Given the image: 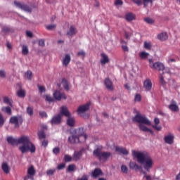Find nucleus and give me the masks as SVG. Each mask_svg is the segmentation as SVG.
<instances>
[{"label": "nucleus", "instance_id": "5fc2aeb1", "mask_svg": "<svg viewBox=\"0 0 180 180\" xmlns=\"http://www.w3.org/2000/svg\"><path fill=\"white\" fill-rule=\"evenodd\" d=\"M53 154H55L56 155H57V154H60V148L58 147H56L53 149Z\"/></svg>", "mask_w": 180, "mask_h": 180}, {"label": "nucleus", "instance_id": "58836bf2", "mask_svg": "<svg viewBox=\"0 0 180 180\" xmlns=\"http://www.w3.org/2000/svg\"><path fill=\"white\" fill-rule=\"evenodd\" d=\"M38 136L39 140H41V139H46V133H44V131H40L38 132Z\"/></svg>", "mask_w": 180, "mask_h": 180}, {"label": "nucleus", "instance_id": "dca6fc26", "mask_svg": "<svg viewBox=\"0 0 180 180\" xmlns=\"http://www.w3.org/2000/svg\"><path fill=\"white\" fill-rule=\"evenodd\" d=\"M60 115L66 116V117H70L71 116V112L68 111V108L66 106H62L60 108Z\"/></svg>", "mask_w": 180, "mask_h": 180}, {"label": "nucleus", "instance_id": "e2e57ef3", "mask_svg": "<svg viewBox=\"0 0 180 180\" xmlns=\"http://www.w3.org/2000/svg\"><path fill=\"white\" fill-rule=\"evenodd\" d=\"M39 115L41 117H47V113L44 111L39 112Z\"/></svg>", "mask_w": 180, "mask_h": 180}, {"label": "nucleus", "instance_id": "f704fd0d", "mask_svg": "<svg viewBox=\"0 0 180 180\" xmlns=\"http://www.w3.org/2000/svg\"><path fill=\"white\" fill-rule=\"evenodd\" d=\"M17 95L19 98H25L26 96V91L21 89L18 91Z\"/></svg>", "mask_w": 180, "mask_h": 180}, {"label": "nucleus", "instance_id": "473e14b6", "mask_svg": "<svg viewBox=\"0 0 180 180\" xmlns=\"http://www.w3.org/2000/svg\"><path fill=\"white\" fill-rule=\"evenodd\" d=\"M1 110L2 112H4V113H7V115H12V109L9 106L3 107L1 108Z\"/></svg>", "mask_w": 180, "mask_h": 180}, {"label": "nucleus", "instance_id": "f03ea898", "mask_svg": "<svg viewBox=\"0 0 180 180\" xmlns=\"http://www.w3.org/2000/svg\"><path fill=\"white\" fill-rule=\"evenodd\" d=\"M132 156L137 159L139 164L143 165V169L147 172H150V169L154 167V161L150 154L144 153L142 152L136 151L134 150H131Z\"/></svg>", "mask_w": 180, "mask_h": 180}, {"label": "nucleus", "instance_id": "ea45409f", "mask_svg": "<svg viewBox=\"0 0 180 180\" xmlns=\"http://www.w3.org/2000/svg\"><path fill=\"white\" fill-rule=\"evenodd\" d=\"M143 46L146 50H151V42L144 41Z\"/></svg>", "mask_w": 180, "mask_h": 180}, {"label": "nucleus", "instance_id": "412c9836", "mask_svg": "<svg viewBox=\"0 0 180 180\" xmlns=\"http://www.w3.org/2000/svg\"><path fill=\"white\" fill-rule=\"evenodd\" d=\"M101 56L102 58L101 59L100 63L102 65H105V64L109 63V57H108L105 53H101Z\"/></svg>", "mask_w": 180, "mask_h": 180}, {"label": "nucleus", "instance_id": "f257e3e1", "mask_svg": "<svg viewBox=\"0 0 180 180\" xmlns=\"http://www.w3.org/2000/svg\"><path fill=\"white\" fill-rule=\"evenodd\" d=\"M7 142L11 146H18V144H22L18 148L22 154L30 151V153H36V146L30 141V138L27 136H22L18 139H15L12 136L7 138Z\"/></svg>", "mask_w": 180, "mask_h": 180}, {"label": "nucleus", "instance_id": "4d7b16f0", "mask_svg": "<svg viewBox=\"0 0 180 180\" xmlns=\"http://www.w3.org/2000/svg\"><path fill=\"white\" fill-rule=\"evenodd\" d=\"M132 2H134V4H136V5H138V6H140V5H141V4H143V1L142 0H131Z\"/></svg>", "mask_w": 180, "mask_h": 180}, {"label": "nucleus", "instance_id": "e433bc0d", "mask_svg": "<svg viewBox=\"0 0 180 180\" xmlns=\"http://www.w3.org/2000/svg\"><path fill=\"white\" fill-rule=\"evenodd\" d=\"M22 53L23 56H27V54H29V49L27 48V46H22Z\"/></svg>", "mask_w": 180, "mask_h": 180}, {"label": "nucleus", "instance_id": "0e129e2a", "mask_svg": "<svg viewBox=\"0 0 180 180\" xmlns=\"http://www.w3.org/2000/svg\"><path fill=\"white\" fill-rule=\"evenodd\" d=\"M39 92H41V94H42V92L46 91V88H44V86H39Z\"/></svg>", "mask_w": 180, "mask_h": 180}, {"label": "nucleus", "instance_id": "39448f33", "mask_svg": "<svg viewBox=\"0 0 180 180\" xmlns=\"http://www.w3.org/2000/svg\"><path fill=\"white\" fill-rule=\"evenodd\" d=\"M149 67L152 68V70H158V71H163L162 74H171V71L169 68H165L164 64L161 63V62L154 63L153 59H149Z\"/></svg>", "mask_w": 180, "mask_h": 180}, {"label": "nucleus", "instance_id": "4be33fe9", "mask_svg": "<svg viewBox=\"0 0 180 180\" xmlns=\"http://www.w3.org/2000/svg\"><path fill=\"white\" fill-rule=\"evenodd\" d=\"M115 151H117V153H120L124 155H127L129 154V151L127 150V149L123 147H120V146L116 147Z\"/></svg>", "mask_w": 180, "mask_h": 180}, {"label": "nucleus", "instance_id": "b1692460", "mask_svg": "<svg viewBox=\"0 0 180 180\" xmlns=\"http://www.w3.org/2000/svg\"><path fill=\"white\" fill-rule=\"evenodd\" d=\"M70 62L71 56H70V54H66L63 60V65H65V67H68Z\"/></svg>", "mask_w": 180, "mask_h": 180}, {"label": "nucleus", "instance_id": "49530a36", "mask_svg": "<svg viewBox=\"0 0 180 180\" xmlns=\"http://www.w3.org/2000/svg\"><path fill=\"white\" fill-rule=\"evenodd\" d=\"M144 21L146 22V23H148L149 25H153V23H154V20L153 19H151L150 18H144Z\"/></svg>", "mask_w": 180, "mask_h": 180}, {"label": "nucleus", "instance_id": "37998d69", "mask_svg": "<svg viewBox=\"0 0 180 180\" xmlns=\"http://www.w3.org/2000/svg\"><path fill=\"white\" fill-rule=\"evenodd\" d=\"M72 157H71L70 155H65L64 156V160L65 162H70L72 161Z\"/></svg>", "mask_w": 180, "mask_h": 180}, {"label": "nucleus", "instance_id": "aec40b11", "mask_svg": "<svg viewBox=\"0 0 180 180\" xmlns=\"http://www.w3.org/2000/svg\"><path fill=\"white\" fill-rule=\"evenodd\" d=\"M81 157H82V151H75L72 155V158L74 161H79L81 160Z\"/></svg>", "mask_w": 180, "mask_h": 180}, {"label": "nucleus", "instance_id": "c85d7f7f", "mask_svg": "<svg viewBox=\"0 0 180 180\" xmlns=\"http://www.w3.org/2000/svg\"><path fill=\"white\" fill-rule=\"evenodd\" d=\"M99 175H102V170L99 168H96L94 171L92 172V176L94 178H98Z\"/></svg>", "mask_w": 180, "mask_h": 180}, {"label": "nucleus", "instance_id": "72a5a7b5", "mask_svg": "<svg viewBox=\"0 0 180 180\" xmlns=\"http://www.w3.org/2000/svg\"><path fill=\"white\" fill-rule=\"evenodd\" d=\"M25 77L29 81H32V78H33V73L32 72V71L28 70L25 73Z\"/></svg>", "mask_w": 180, "mask_h": 180}, {"label": "nucleus", "instance_id": "3c124183", "mask_svg": "<svg viewBox=\"0 0 180 180\" xmlns=\"http://www.w3.org/2000/svg\"><path fill=\"white\" fill-rule=\"evenodd\" d=\"M135 102H141V95L136 94L134 97Z\"/></svg>", "mask_w": 180, "mask_h": 180}, {"label": "nucleus", "instance_id": "603ef678", "mask_svg": "<svg viewBox=\"0 0 180 180\" xmlns=\"http://www.w3.org/2000/svg\"><path fill=\"white\" fill-rule=\"evenodd\" d=\"M11 30L9 28V27H2V32L4 33H10Z\"/></svg>", "mask_w": 180, "mask_h": 180}, {"label": "nucleus", "instance_id": "338daca9", "mask_svg": "<svg viewBox=\"0 0 180 180\" xmlns=\"http://www.w3.org/2000/svg\"><path fill=\"white\" fill-rule=\"evenodd\" d=\"M42 146H43V147H47V146H49V141L44 139L42 141Z\"/></svg>", "mask_w": 180, "mask_h": 180}, {"label": "nucleus", "instance_id": "5701e85b", "mask_svg": "<svg viewBox=\"0 0 180 180\" xmlns=\"http://www.w3.org/2000/svg\"><path fill=\"white\" fill-rule=\"evenodd\" d=\"M1 169L4 174H9L11 172V167L8 165V163L3 162L1 165Z\"/></svg>", "mask_w": 180, "mask_h": 180}, {"label": "nucleus", "instance_id": "0eeeda50", "mask_svg": "<svg viewBox=\"0 0 180 180\" xmlns=\"http://www.w3.org/2000/svg\"><path fill=\"white\" fill-rule=\"evenodd\" d=\"M14 5L16 6V8H18V9H21V11H24V12H27V13H32V7H30L29 5L21 3L20 1H15Z\"/></svg>", "mask_w": 180, "mask_h": 180}, {"label": "nucleus", "instance_id": "052dcab7", "mask_svg": "<svg viewBox=\"0 0 180 180\" xmlns=\"http://www.w3.org/2000/svg\"><path fill=\"white\" fill-rule=\"evenodd\" d=\"M38 44L39 46H41V47H44V46H46L44 39H39Z\"/></svg>", "mask_w": 180, "mask_h": 180}, {"label": "nucleus", "instance_id": "c9c22d12", "mask_svg": "<svg viewBox=\"0 0 180 180\" xmlns=\"http://www.w3.org/2000/svg\"><path fill=\"white\" fill-rule=\"evenodd\" d=\"M148 56H150V53L143 51L139 53V57L141 58V60H146V58H148Z\"/></svg>", "mask_w": 180, "mask_h": 180}, {"label": "nucleus", "instance_id": "4468645a", "mask_svg": "<svg viewBox=\"0 0 180 180\" xmlns=\"http://www.w3.org/2000/svg\"><path fill=\"white\" fill-rule=\"evenodd\" d=\"M68 143L70 144H76V143H81V141L75 134H73L71 136L68 137Z\"/></svg>", "mask_w": 180, "mask_h": 180}, {"label": "nucleus", "instance_id": "cd10ccee", "mask_svg": "<svg viewBox=\"0 0 180 180\" xmlns=\"http://www.w3.org/2000/svg\"><path fill=\"white\" fill-rule=\"evenodd\" d=\"M27 174L30 176H34V175H36V169H34V167L33 165L28 168Z\"/></svg>", "mask_w": 180, "mask_h": 180}, {"label": "nucleus", "instance_id": "c03bdc74", "mask_svg": "<svg viewBox=\"0 0 180 180\" xmlns=\"http://www.w3.org/2000/svg\"><path fill=\"white\" fill-rule=\"evenodd\" d=\"M75 170V165H70L67 169L68 172H72V171Z\"/></svg>", "mask_w": 180, "mask_h": 180}, {"label": "nucleus", "instance_id": "a211bd4d", "mask_svg": "<svg viewBox=\"0 0 180 180\" xmlns=\"http://www.w3.org/2000/svg\"><path fill=\"white\" fill-rule=\"evenodd\" d=\"M77 28L74 26H70V29L67 31V36H70V37H72L75 34H77Z\"/></svg>", "mask_w": 180, "mask_h": 180}, {"label": "nucleus", "instance_id": "69168bd1", "mask_svg": "<svg viewBox=\"0 0 180 180\" xmlns=\"http://www.w3.org/2000/svg\"><path fill=\"white\" fill-rule=\"evenodd\" d=\"M77 56H79V57H84L85 56V53L84 51H80L77 53Z\"/></svg>", "mask_w": 180, "mask_h": 180}, {"label": "nucleus", "instance_id": "6e6d98bb", "mask_svg": "<svg viewBox=\"0 0 180 180\" xmlns=\"http://www.w3.org/2000/svg\"><path fill=\"white\" fill-rule=\"evenodd\" d=\"M143 174L144 175L143 178H146V180H153V179L151 178V176L147 175V172H143Z\"/></svg>", "mask_w": 180, "mask_h": 180}, {"label": "nucleus", "instance_id": "a878e982", "mask_svg": "<svg viewBox=\"0 0 180 180\" xmlns=\"http://www.w3.org/2000/svg\"><path fill=\"white\" fill-rule=\"evenodd\" d=\"M125 19L127 22H131V20H136V15L132 13H128L125 15Z\"/></svg>", "mask_w": 180, "mask_h": 180}, {"label": "nucleus", "instance_id": "bf43d9fd", "mask_svg": "<svg viewBox=\"0 0 180 180\" xmlns=\"http://www.w3.org/2000/svg\"><path fill=\"white\" fill-rule=\"evenodd\" d=\"M0 77H1V78H6V72H5V70H0Z\"/></svg>", "mask_w": 180, "mask_h": 180}, {"label": "nucleus", "instance_id": "4c0bfd02", "mask_svg": "<svg viewBox=\"0 0 180 180\" xmlns=\"http://www.w3.org/2000/svg\"><path fill=\"white\" fill-rule=\"evenodd\" d=\"M62 84L66 91H68V89H70V87L68 86V82H67L65 79H63Z\"/></svg>", "mask_w": 180, "mask_h": 180}, {"label": "nucleus", "instance_id": "ddd939ff", "mask_svg": "<svg viewBox=\"0 0 180 180\" xmlns=\"http://www.w3.org/2000/svg\"><path fill=\"white\" fill-rule=\"evenodd\" d=\"M175 139V136H174V135L171 133H169L168 135L165 136L164 138L165 140V143H166V144H174V140Z\"/></svg>", "mask_w": 180, "mask_h": 180}, {"label": "nucleus", "instance_id": "a19ab883", "mask_svg": "<svg viewBox=\"0 0 180 180\" xmlns=\"http://www.w3.org/2000/svg\"><path fill=\"white\" fill-rule=\"evenodd\" d=\"M121 171L123 174H127L129 172V169L127 165H123L121 166Z\"/></svg>", "mask_w": 180, "mask_h": 180}, {"label": "nucleus", "instance_id": "6ab92c4d", "mask_svg": "<svg viewBox=\"0 0 180 180\" xmlns=\"http://www.w3.org/2000/svg\"><path fill=\"white\" fill-rule=\"evenodd\" d=\"M154 123H155V124L152 125V127L155 130H157L158 131H161V129H162V127H161V126H158V124H160V119L155 118Z\"/></svg>", "mask_w": 180, "mask_h": 180}, {"label": "nucleus", "instance_id": "1a4fd4ad", "mask_svg": "<svg viewBox=\"0 0 180 180\" xmlns=\"http://www.w3.org/2000/svg\"><path fill=\"white\" fill-rule=\"evenodd\" d=\"M75 135H76L79 139L83 138L84 141H86V134H85V130L84 127H80L75 130Z\"/></svg>", "mask_w": 180, "mask_h": 180}, {"label": "nucleus", "instance_id": "f3484780", "mask_svg": "<svg viewBox=\"0 0 180 180\" xmlns=\"http://www.w3.org/2000/svg\"><path fill=\"white\" fill-rule=\"evenodd\" d=\"M104 84L105 85L107 89L109 91H113V83L109 78H106L105 79Z\"/></svg>", "mask_w": 180, "mask_h": 180}, {"label": "nucleus", "instance_id": "6e6552de", "mask_svg": "<svg viewBox=\"0 0 180 180\" xmlns=\"http://www.w3.org/2000/svg\"><path fill=\"white\" fill-rule=\"evenodd\" d=\"M10 123L14 124L15 129L19 128V124L23 123V117L22 115L13 116L10 118Z\"/></svg>", "mask_w": 180, "mask_h": 180}, {"label": "nucleus", "instance_id": "de8ad7c7", "mask_svg": "<svg viewBox=\"0 0 180 180\" xmlns=\"http://www.w3.org/2000/svg\"><path fill=\"white\" fill-rule=\"evenodd\" d=\"M143 6L146 8V6H148V4H150V5H153V0H143Z\"/></svg>", "mask_w": 180, "mask_h": 180}, {"label": "nucleus", "instance_id": "7c9ffc66", "mask_svg": "<svg viewBox=\"0 0 180 180\" xmlns=\"http://www.w3.org/2000/svg\"><path fill=\"white\" fill-rule=\"evenodd\" d=\"M4 103H6V105H8L9 106H13V101L12 99L9 98L8 96H5L3 98Z\"/></svg>", "mask_w": 180, "mask_h": 180}, {"label": "nucleus", "instance_id": "2f4dec72", "mask_svg": "<svg viewBox=\"0 0 180 180\" xmlns=\"http://www.w3.org/2000/svg\"><path fill=\"white\" fill-rule=\"evenodd\" d=\"M120 43L122 45V49L123 50V51H129V47H127V42H126L125 41H124L123 39L120 40Z\"/></svg>", "mask_w": 180, "mask_h": 180}, {"label": "nucleus", "instance_id": "c756f323", "mask_svg": "<svg viewBox=\"0 0 180 180\" xmlns=\"http://www.w3.org/2000/svg\"><path fill=\"white\" fill-rule=\"evenodd\" d=\"M129 168L131 169H135V171H137V169H140L141 167L139 166V165H137V163H136L135 162H130Z\"/></svg>", "mask_w": 180, "mask_h": 180}, {"label": "nucleus", "instance_id": "9b49d317", "mask_svg": "<svg viewBox=\"0 0 180 180\" xmlns=\"http://www.w3.org/2000/svg\"><path fill=\"white\" fill-rule=\"evenodd\" d=\"M143 88L147 92H150V91H151V88H153V82L150 79H146L143 82Z\"/></svg>", "mask_w": 180, "mask_h": 180}, {"label": "nucleus", "instance_id": "423d86ee", "mask_svg": "<svg viewBox=\"0 0 180 180\" xmlns=\"http://www.w3.org/2000/svg\"><path fill=\"white\" fill-rule=\"evenodd\" d=\"M89 108H91V102H88L86 104L79 106L77 110V115L81 117H83V119H88L89 115L86 114V112L89 110Z\"/></svg>", "mask_w": 180, "mask_h": 180}, {"label": "nucleus", "instance_id": "864d4df0", "mask_svg": "<svg viewBox=\"0 0 180 180\" xmlns=\"http://www.w3.org/2000/svg\"><path fill=\"white\" fill-rule=\"evenodd\" d=\"M4 123H5V120H4V116L0 113V127L4 126Z\"/></svg>", "mask_w": 180, "mask_h": 180}, {"label": "nucleus", "instance_id": "9d476101", "mask_svg": "<svg viewBox=\"0 0 180 180\" xmlns=\"http://www.w3.org/2000/svg\"><path fill=\"white\" fill-rule=\"evenodd\" d=\"M53 98H55L56 101H61V99H67V96L63 92L56 91L53 93Z\"/></svg>", "mask_w": 180, "mask_h": 180}, {"label": "nucleus", "instance_id": "a18cd8bd", "mask_svg": "<svg viewBox=\"0 0 180 180\" xmlns=\"http://www.w3.org/2000/svg\"><path fill=\"white\" fill-rule=\"evenodd\" d=\"M27 113L30 116H33V108L32 107H27Z\"/></svg>", "mask_w": 180, "mask_h": 180}, {"label": "nucleus", "instance_id": "2eb2a0df", "mask_svg": "<svg viewBox=\"0 0 180 180\" xmlns=\"http://www.w3.org/2000/svg\"><path fill=\"white\" fill-rule=\"evenodd\" d=\"M51 124H60L61 123V114H58L51 120Z\"/></svg>", "mask_w": 180, "mask_h": 180}, {"label": "nucleus", "instance_id": "774afa93", "mask_svg": "<svg viewBox=\"0 0 180 180\" xmlns=\"http://www.w3.org/2000/svg\"><path fill=\"white\" fill-rule=\"evenodd\" d=\"M115 5H123V1L122 0H115Z\"/></svg>", "mask_w": 180, "mask_h": 180}, {"label": "nucleus", "instance_id": "680f3d73", "mask_svg": "<svg viewBox=\"0 0 180 180\" xmlns=\"http://www.w3.org/2000/svg\"><path fill=\"white\" fill-rule=\"evenodd\" d=\"M57 168L59 170L64 169L65 168V163L60 164L58 165Z\"/></svg>", "mask_w": 180, "mask_h": 180}, {"label": "nucleus", "instance_id": "79ce46f5", "mask_svg": "<svg viewBox=\"0 0 180 180\" xmlns=\"http://www.w3.org/2000/svg\"><path fill=\"white\" fill-rule=\"evenodd\" d=\"M45 98H46L45 100L46 101V102H54V98L49 94H46L45 96Z\"/></svg>", "mask_w": 180, "mask_h": 180}, {"label": "nucleus", "instance_id": "bb28decb", "mask_svg": "<svg viewBox=\"0 0 180 180\" xmlns=\"http://www.w3.org/2000/svg\"><path fill=\"white\" fill-rule=\"evenodd\" d=\"M67 124L70 127H74L75 126V119L74 117H68Z\"/></svg>", "mask_w": 180, "mask_h": 180}, {"label": "nucleus", "instance_id": "393cba45", "mask_svg": "<svg viewBox=\"0 0 180 180\" xmlns=\"http://www.w3.org/2000/svg\"><path fill=\"white\" fill-rule=\"evenodd\" d=\"M158 39L160 40V41H165V40L168 39V34L167 32H162L158 34Z\"/></svg>", "mask_w": 180, "mask_h": 180}, {"label": "nucleus", "instance_id": "7ed1b4c3", "mask_svg": "<svg viewBox=\"0 0 180 180\" xmlns=\"http://www.w3.org/2000/svg\"><path fill=\"white\" fill-rule=\"evenodd\" d=\"M133 122L139 123V127L141 131L149 132L150 134H154V131L150 129L146 126H151V122L146 116L142 115L141 114H137L132 118ZM144 124H146L145 126Z\"/></svg>", "mask_w": 180, "mask_h": 180}, {"label": "nucleus", "instance_id": "8fccbe9b", "mask_svg": "<svg viewBox=\"0 0 180 180\" xmlns=\"http://www.w3.org/2000/svg\"><path fill=\"white\" fill-rule=\"evenodd\" d=\"M56 27H57V25H56L55 24H52L46 26L47 30H54Z\"/></svg>", "mask_w": 180, "mask_h": 180}, {"label": "nucleus", "instance_id": "f8f14e48", "mask_svg": "<svg viewBox=\"0 0 180 180\" xmlns=\"http://www.w3.org/2000/svg\"><path fill=\"white\" fill-rule=\"evenodd\" d=\"M168 108L172 112H178L179 110V107H178L176 101H175L174 100L171 101V104L168 105Z\"/></svg>", "mask_w": 180, "mask_h": 180}, {"label": "nucleus", "instance_id": "13d9d810", "mask_svg": "<svg viewBox=\"0 0 180 180\" xmlns=\"http://www.w3.org/2000/svg\"><path fill=\"white\" fill-rule=\"evenodd\" d=\"M54 172H56L55 169H52L46 171L47 175H54Z\"/></svg>", "mask_w": 180, "mask_h": 180}, {"label": "nucleus", "instance_id": "09e8293b", "mask_svg": "<svg viewBox=\"0 0 180 180\" xmlns=\"http://www.w3.org/2000/svg\"><path fill=\"white\" fill-rule=\"evenodd\" d=\"M159 78L161 85H165V80H164V74L160 75Z\"/></svg>", "mask_w": 180, "mask_h": 180}, {"label": "nucleus", "instance_id": "20e7f679", "mask_svg": "<svg viewBox=\"0 0 180 180\" xmlns=\"http://www.w3.org/2000/svg\"><path fill=\"white\" fill-rule=\"evenodd\" d=\"M93 155L98 158L99 161H108V158L112 157V153L102 152V146H98L93 151Z\"/></svg>", "mask_w": 180, "mask_h": 180}]
</instances>
